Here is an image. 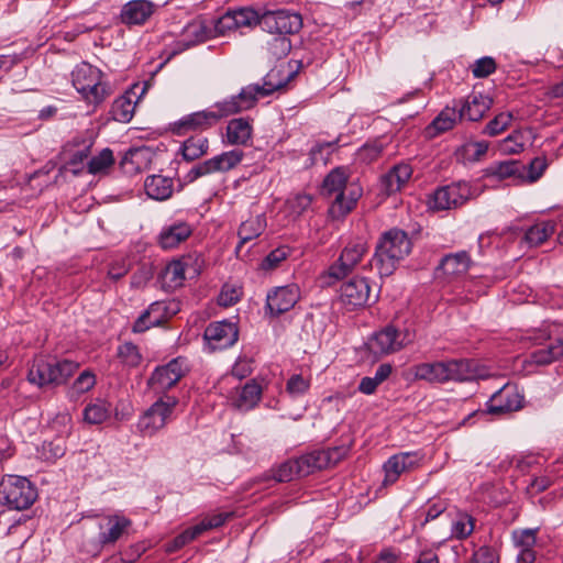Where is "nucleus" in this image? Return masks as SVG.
Masks as SVG:
<instances>
[{"label":"nucleus","mask_w":563,"mask_h":563,"mask_svg":"<svg viewBox=\"0 0 563 563\" xmlns=\"http://www.w3.org/2000/svg\"><path fill=\"white\" fill-rule=\"evenodd\" d=\"M42 455L47 461H56L65 454L66 448L62 439H55L43 443Z\"/></svg>","instance_id":"57"},{"label":"nucleus","mask_w":563,"mask_h":563,"mask_svg":"<svg viewBox=\"0 0 563 563\" xmlns=\"http://www.w3.org/2000/svg\"><path fill=\"white\" fill-rule=\"evenodd\" d=\"M349 175L344 167H335L323 179L321 194L329 198H334L338 201L343 198V192L346 190Z\"/></svg>","instance_id":"26"},{"label":"nucleus","mask_w":563,"mask_h":563,"mask_svg":"<svg viewBox=\"0 0 563 563\" xmlns=\"http://www.w3.org/2000/svg\"><path fill=\"white\" fill-rule=\"evenodd\" d=\"M555 232L553 221H541L531 225L525 233L523 242L529 247H537L545 242Z\"/></svg>","instance_id":"34"},{"label":"nucleus","mask_w":563,"mask_h":563,"mask_svg":"<svg viewBox=\"0 0 563 563\" xmlns=\"http://www.w3.org/2000/svg\"><path fill=\"white\" fill-rule=\"evenodd\" d=\"M110 417V405L103 400L89 404L84 409V420L90 424H100Z\"/></svg>","instance_id":"41"},{"label":"nucleus","mask_w":563,"mask_h":563,"mask_svg":"<svg viewBox=\"0 0 563 563\" xmlns=\"http://www.w3.org/2000/svg\"><path fill=\"white\" fill-rule=\"evenodd\" d=\"M203 339L211 350L228 349L239 339L238 325L228 320L211 322L205 329Z\"/></svg>","instance_id":"13"},{"label":"nucleus","mask_w":563,"mask_h":563,"mask_svg":"<svg viewBox=\"0 0 563 563\" xmlns=\"http://www.w3.org/2000/svg\"><path fill=\"white\" fill-rule=\"evenodd\" d=\"M362 196V189L356 187L346 188L343 192V198L333 201L329 208V214L333 219H341L353 210L358 198Z\"/></svg>","instance_id":"33"},{"label":"nucleus","mask_w":563,"mask_h":563,"mask_svg":"<svg viewBox=\"0 0 563 563\" xmlns=\"http://www.w3.org/2000/svg\"><path fill=\"white\" fill-rule=\"evenodd\" d=\"M336 143L338 141L316 143L309 152L312 164H317L319 162L325 163L328 156L334 151Z\"/></svg>","instance_id":"54"},{"label":"nucleus","mask_w":563,"mask_h":563,"mask_svg":"<svg viewBox=\"0 0 563 563\" xmlns=\"http://www.w3.org/2000/svg\"><path fill=\"white\" fill-rule=\"evenodd\" d=\"M280 73L279 69L273 68L263 78V84H251L242 88L238 95L232 96L238 111L242 112L253 108L260 98L267 97L285 87L286 81L279 78Z\"/></svg>","instance_id":"7"},{"label":"nucleus","mask_w":563,"mask_h":563,"mask_svg":"<svg viewBox=\"0 0 563 563\" xmlns=\"http://www.w3.org/2000/svg\"><path fill=\"white\" fill-rule=\"evenodd\" d=\"M411 175V166L407 163H399L380 177V190L387 196L400 191Z\"/></svg>","instance_id":"22"},{"label":"nucleus","mask_w":563,"mask_h":563,"mask_svg":"<svg viewBox=\"0 0 563 563\" xmlns=\"http://www.w3.org/2000/svg\"><path fill=\"white\" fill-rule=\"evenodd\" d=\"M70 77L74 88L89 104L98 106L112 93L103 71L87 62L77 64Z\"/></svg>","instance_id":"3"},{"label":"nucleus","mask_w":563,"mask_h":563,"mask_svg":"<svg viewBox=\"0 0 563 563\" xmlns=\"http://www.w3.org/2000/svg\"><path fill=\"white\" fill-rule=\"evenodd\" d=\"M548 167L547 158L545 157H534L528 166H526V169H528L527 178L533 183L538 180L544 170Z\"/></svg>","instance_id":"61"},{"label":"nucleus","mask_w":563,"mask_h":563,"mask_svg":"<svg viewBox=\"0 0 563 563\" xmlns=\"http://www.w3.org/2000/svg\"><path fill=\"white\" fill-rule=\"evenodd\" d=\"M96 384V377L91 372H82L74 382L70 393L71 395H80L90 390Z\"/></svg>","instance_id":"56"},{"label":"nucleus","mask_w":563,"mask_h":563,"mask_svg":"<svg viewBox=\"0 0 563 563\" xmlns=\"http://www.w3.org/2000/svg\"><path fill=\"white\" fill-rule=\"evenodd\" d=\"M213 173H219L214 156L191 167V169L186 174L185 180L187 183H194L198 178L211 175Z\"/></svg>","instance_id":"44"},{"label":"nucleus","mask_w":563,"mask_h":563,"mask_svg":"<svg viewBox=\"0 0 563 563\" xmlns=\"http://www.w3.org/2000/svg\"><path fill=\"white\" fill-rule=\"evenodd\" d=\"M412 247L413 242L405 230L391 228L379 235L369 265L380 277H388L411 254Z\"/></svg>","instance_id":"1"},{"label":"nucleus","mask_w":563,"mask_h":563,"mask_svg":"<svg viewBox=\"0 0 563 563\" xmlns=\"http://www.w3.org/2000/svg\"><path fill=\"white\" fill-rule=\"evenodd\" d=\"M310 385V378H306L301 374H294L288 378L286 383V391L292 398H297L307 394Z\"/></svg>","instance_id":"46"},{"label":"nucleus","mask_w":563,"mask_h":563,"mask_svg":"<svg viewBox=\"0 0 563 563\" xmlns=\"http://www.w3.org/2000/svg\"><path fill=\"white\" fill-rule=\"evenodd\" d=\"M132 527L128 517L119 514L103 516L99 522V538L106 547L114 545L119 540L126 537Z\"/></svg>","instance_id":"17"},{"label":"nucleus","mask_w":563,"mask_h":563,"mask_svg":"<svg viewBox=\"0 0 563 563\" xmlns=\"http://www.w3.org/2000/svg\"><path fill=\"white\" fill-rule=\"evenodd\" d=\"M266 227L267 222L264 213L243 221L238 231L240 242L236 246V252H239L241 246L246 242L258 238L265 231Z\"/></svg>","instance_id":"31"},{"label":"nucleus","mask_w":563,"mask_h":563,"mask_svg":"<svg viewBox=\"0 0 563 563\" xmlns=\"http://www.w3.org/2000/svg\"><path fill=\"white\" fill-rule=\"evenodd\" d=\"M209 150V142L203 136H191L181 145V155L185 161L192 162L206 155Z\"/></svg>","instance_id":"37"},{"label":"nucleus","mask_w":563,"mask_h":563,"mask_svg":"<svg viewBox=\"0 0 563 563\" xmlns=\"http://www.w3.org/2000/svg\"><path fill=\"white\" fill-rule=\"evenodd\" d=\"M167 305L164 301H155L135 320L132 331L143 333L151 327L159 325L163 322Z\"/></svg>","instance_id":"28"},{"label":"nucleus","mask_w":563,"mask_h":563,"mask_svg":"<svg viewBox=\"0 0 563 563\" xmlns=\"http://www.w3.org/2000/svg\"><path fill=\"white\" fill-rule=\"evenodd\" d=\"M252 125L244 118L232 119L225 129L227 142L230 145H246L252 137Z\"/></svg>","instance_id":"30"},{"label":"nucleus","mask_w":563,"mask_h":563,"mask_svg":"<svg viewBox=\"0 0 563 563\" xmlns=\"http://www.w3.org/2000/svg\"><path fill=\"white\" fill-rule=\"evenodd\" d=\"M470 561H474V563H499V558L492 547L483 545L473 553Z\"/></svg>","instance_id":"62"},{"label":"nucleus","mask_w":563,"mask_h":563,"mask_svg":"<svg viewBox=\"0 0 563 563\" xmlns=\"http://www.w3.org/2000/svg\"><path fill=\"white\" fill-rule=\"evenodd\" d=\"M118 357L129 367H136L142 360V355L136 345L126 342L118 347Z\"/></svg>","instance_id":"45"},{"label":"nucleus","mask_w":563,"mask_h":563,"mask_svg":"<svg viewBox=\"0 0 563 563\" xmlns=\"http://www.w3.org/2000/svg\"><path fill=\"white\" fill-rule=\"evenodd\" d=\"M300 298L296 284L276 287L267 292L266 309L271 316L278 317L294 308Z\"/></svg>","instance_id":"15"},{"label":"nucleus","mask_w":563,"mask_h":563,"mask_svg":"<svg viewBox=\"0 0 563 563\" xmlns=\"http://www.w3.org/2000/svg\"><path fill=\"white\" fill-rule=\"evenodd\" d=\"M146 195L157 201H164L172 197L174 191V181L170 177L163 175L147 176L144 181Z\"/></svg>","instance_id":"27"},{"label":"nucleus","mask_w":563,"mask_h":563,"mask_svg":"<svg viewBox=\"0 0 563 563\" xmlns=\"http://www.w3.org/2000/svg\"><path fill=\"white\" fill-rule=\"evenodd\" d=\"M538 530L539 529L536 528L515 531L512 538L516 547L520 548V550L533 549L537 543Z\"/></svg>","instance_id":"55"},{"label":"nucleus","mask_w":563,"mask_h":563,"mask_svg":"<svg viewBox=\"0 0 563 563\" xmlns=\"http://www.w3.org/2000/svg\"><path fill=\"white\" fill-rule=\"evenodd\" d=\"M472 265V258L466 251L450 253L444 255L437 271L442 272L448 276H460L466 274Z\"/></svg>","instance_id":"25"},{"label":"nucleus","mask_w":563,"mask_h":563,"mask_svg":"<svg viewBox=\"0 0 563 563\" xmlns=\"http://www.w3.org/2000/svg\"><path fill=\"white\" fill-rule=\"evenodd\" d=\"M494 100L488 95L472 92L459 108L460 115L468 121H479L492 108Z\"/></svg>","instance_id":"21"},{"label":"nucleus","mask_w":563,"mask_h":563,"mask_svg":"<svg viewBox=\"0 0 563 563\" xmlns=\"http://www.w3.org/2000/svg\"><path fill=\"white\" fill-rule=\"evenodd\" d=\"M444 384L448 382H470L484 378L485 371L474 360L459 358L443 361Z\"/></svg>","instance_id":"16"},{"label":"nucleus","mask_w":563,"mask_h":563,"mask_svg":"<svg viewBox=\"0 0 563 563\" xmlns=\"http://www.w3.org/2000/svg\"><path fill=\"white\" fill-rule=\"evenodd\" d=\"M262 397V388L255 380L247 382L238 397L233 401V406L240 411H250L254 409Z\"/></svg>","instance_id":"32"},{"label":"nucleus","mask_w":563,"mask_h":563,"mask_svg":"<svg viewBox=\"0 0 563 563\" xmlns=\"http://www.w3.org/2000/svg\"><path fill=\"white\" fill-rule=\"evenodd\" d=\"M240 289L229 285H224L221 289V292L219 294L218 303L222 307L233 306L240 300Z\"/></svg>","instance_id":"60"},{"label":"nucleus","mask_w":563,"mask_h":563,"mask_svg":"<svg viewBox=\"0 0 563 563\" xmlns=\"http://www.w3.org/2000/svg\"><path fill=\"white\" fill-rule=\"evenodd\" d=\"M475 529V519L465 511H459L451 527V538L456 540L467 539Z\"/></svg>","instance_id":"38"},{"label":"nucleus","mask_w":563,"mask_h":563,"mask_svg":"<svg viewBox=\"0 0 563 563\" xmlns=\"http://www.w3.org/2000/svg\"><path fill=\"white\" fill-rule=\"evenodd\" d=\"M522 404V395L512 387L504 386L488 399L486 412L490 415H505L521 409Z\"/></svg>","instance_id":"18"},{"label":"nucleus","mask_w":563,"mask_h":563,"mask_svg":"<svg viewBox=\"0 0 563 563\" xmlns=\"http://www.w3.org/2000/svg\"><path fill=\"white\" fill-rule=\"evenodd\" d=\"M114 163L113 153L110 148H103L98 155L93 156L88 163V172L98 174Z\"/></svg>","instance_id":"48"},{"label":"nucleus","mask_w":563,"mask_h":563,"mask_svg":"<svg viewBox=\"0 0 563 563\" xmlns=\"http://www.w3.org/2000/svg\"><path fill=\"white\" fill-rule=\"evenodd\" d=\"M525 170L526 165L518 161L510 159L499 163L494 173L500 178H507L516 175L522 177Z\"/></svg>","instance_id":"51"},{"label":"nucleus","mask_w":563,"mask_h":563,"mask_svg":"<svg viewBox=\"0 0 563 563\" xmlns=\"http://www.w3.org/2000/svg\"><path fill=\"white\" fill-rule=\"evenodd\" d=\"M185 360L176 357L167 364L157 366L151 374L147 386L155 393H165L173 388L187 373Z\"/></svg>","instance_id":"11"},{"label":"nucleus","mask_w":563,"mask_h":563,"mask_svg":"<svg viewBox=\"0 0 563 563\" xmlns=\"http://www.w3.org/2000/svg\"><path fill=\"white\" fill-rule=\"evenodd\" d=\"M203 528H205V526H198V523H197V525L186 529L185 531H183L180 534H178L174 539L173 548L180 549L184 545H186L187 543L191 542L192 540H195L196 538H198L199 536H201L203 533Z\"/></svg>","instance_id":"58"},{"label":"nucleus","mask_w":563,"mask_h":563,"mask_svg":"<svg viewBox=\"0 0 563 563\" xmlns=\"http://www.w3.org/2000/svg\"><path fill=\"white\" fill-rule=\"evenodd\" d=\"M154 12V4L148 0H132L121 10V20L128 25L145 23Z\"/></svg>","instance_id":"24"},{"label":"nucleus","mask_w":563,"mask_h":563,"mask_svg":"<svg viewBox=\"0 0 563 563\" xmlns=\"http://www.w3.org/2000/svg\"><path fill=\"white\" fill-rule=\"evenodd\" d=\"M512 120V112H500L485 125L482 133L488 136H496L504 132L511 124Z\"/></svg>","instance_id":"43"},{"label":"nucleus","mask_w":563,"mask_h":563,"mask_svg":"<svg viewBox=\"0 0 563 563\" xmlns=\"http://www.w3.org/2000/svg\"><path fill=\"white\" fill-rule=\"evenodd\" d=\"M163 289L173 291L183 286L185 277V264L179 260L169 262L158 277Z\"/></svg>","instance_id":"29"},{"label":"nucleus","mask_w":563,"mask_h":563,"mask_svg":"<svg viewBox=\"0 0 563 563\" xmlns=\"http://www.w3.org/2000/svg\"><path fill=\"white\" fill-rule=\"evenodd\" d=\"M366 345L375 357H379L399 351L405 343L401 333L395 327L387 325L373 333Z\"/></svg>","instance_id":"14"},{"label":"nucleus","mask_w":563,"mask_h":563,"mask_svg":"<svg viewBox=\"0 0 563 563\" xmlns=\"http://www.w3.org/2000/svg\"><path fill=\"white\" fill-rule=\"evenodd\" d=\"M367 252L368 244L365 239L356 238L350 241L341 251L339 258L329 266L328 276L336 280L346 277Z\"/></svg>","instance_id":"10"},{"label":"nucleus","mask_w":563,"mask_h":563,"mask_svg":"<svg viewBox=\"0 0 563 563\" xmlns=\"http://www.w3.org/2000/svg\"><path fill=\"white\" fill-rule=\"evenodd\" d=\"M369 295L371 287L368 280L363 277H354L341 286L340 301L347 309L353 310L365 306Z\"/></svg>","instance_id":"19"},{"label":"nucleus","mask_w":563,"mask_h":563,"mask_svg":"<svg viewBox=\"0 0 563 563\" xmlns=\"http://www.w3.org/2000/svg\"><path fill=\"white\" fill-rule=\"evenodd\" d=\"M192 227L184 220H176L162 228L157 235V244L163 250H173L192 234Z\"/></svg>","instance_id":"20"},{"label":"nucleus","mask_w":563,"mask_h":563,"mask_svg":"<svg viewBox=\"0 0 563 563\" xmlns=\"http://www.w3.org/2000/svg\"><path fill=\"white\" fill-rule=\"evenodd\" d=\"M457 106L445 107L432 121L431 125L438 133L446 132L461 121Z\"/></svg>","instance_id":"40"},{"label":"nucleus","mask_w":563,"mask_h":563,"mask_svg":"<svg viewBox=\"0 0 563 563\" xmlns=\"http://www.w3.org/2000/svg\"><path fill=\"white\" fill-rule=\"evenodd\" d=\"M289 255V249L286 246L273 250L263 261V268L273 269L277 267Z\"/></svg>","instance_id":"59"},{"label":"nucleus","mask_w":563,"mask_h":563,"mask_svg":"<svg viewBox=\"0 0 563 563\" xmlns=\"http://www.w3.org/2000/svg\"><path fill=\"white\" fill-rule=\"evenodd\" d=\"M135 110V102L131 97L123 95L118 97L111 106V115L113 120L128 123L132 120Z\"/></svg>","instance_id":"39"},{"label":"nucleus","mask_w":563,"mask_h":563,"mask_svg":"<svg viewBox=\"0 0 563 563\" xmlns=\"http://www.w3.org/2000/svg\"><path fill=\"white\" fill-rule=\"evenodd\" d=\"M446 509L448 501L445 499L437 498L428 500L427 509L423 511L424 519L421 521L420 527L423 528L429 521L437 519Z\"/></svg>","instance_id":"53"},{"label":"nucleus","mask_w":563,"mask_h":563,"mask_svg":"<svg viewBox=\"0 0 563 563\" xmlns=\"http://www.w3.org/2000/svg\"><path fill=\"white\" fill-rule=\"evenodd\" d=\"M239 113L235 102L230 97L216 102L210 109L192 112L170 123V131L175 135H185L189 132L203 131L214 125L220 119Z\"/></svg>","instance_id":"4"},{"label":"nucleus","mask_w":563,"mask_h":563,"mask_svg":"<svg viewBox=\"0 0 563 563\" xmlns=\"http://www.w3.org/2000/svg\"><path fill=\"white\" fill-rule=\"evenodd\" d=\"M177 404L178 399L175 396L167 395L152 404L139 418L136 428L141 434L144 437H153L165 428Z\"/></svg>","instance_id":"8"},{"label":"nucleus","mask_w":563,"mask_h":563,"mask_svg":"<svg viewBox=\"0 0 563 563\" xmlns=\"http://www.w3.org/2000/svg\"><path fill=\"white\" fill-rule=\"evenodd\" d=\"M37 492L23 476L7 475L0 482V503L10 509H27L36 500Z\"/></svg>","instance_id":"6"},{"label":"nucleus","mask_w":563,"mask_h":563,"mask_svg":"<svg viewBox=\"0 0 563 563\" xmlns=\"http://www.w3.org/2000/svg\"><path fill=\"white\" fill-rule=\"evenodd\" d=\"M262 21V15L251 7L229 9L214 23V30L218 34H225L229 31L240 27H251Z\"/></svg>","instance_id":"12"},{"label":"nucleus","mask_w":563,"mask_h":563,"mask_svg":"<svg viewBox=\"0 0 563 563\" xmlns=\"http://www.w3.org/2000/svg\"><path fill=\"white\" fill-rule=\"evenodd\" d=\"M412 373L417 379L432 384H444L443 361L417 364L412 367Z\"/></svg>","instance_id":"35"},{"label":"nucleus","mask_w":563,"mask_h":563,"mask_svg":"<svg viewBox=\"0 0 563 563\" xmlns=\"http://www.w3.org/2000/svg\"><path fill=\"white\" fill-rule=\"evenodd\" d=\"M79 364L70 360L40 357L34 360L27 380L38 387L65 384L78 369Z\"/></svg>","instance_id":"5"},{"label":"nucleus","mask_w":563,"mask_h":563,"mask_svg":"<svg viewBox=\"0 0 563 563\" xmlns=\"http://www.w3.org/2000/svg\"><path fill=\"white\" fill-rule=\"evenodd\" d=\"M119 165L125 175L132 176L140 173L145 166V151L143 148H130L124 153Z\"/></svg>","instance_id":"36"},{"label":"nucleus","mask_w":563,"mask_h":563,"mask_svg":"<svg viewBox=\"0 0 563 563\" xmlns=\"http://www.w3.org/2000/svg\"><path fill=\"white\" fill-rule=\"evenodd\" d=\"M260 26L263 31L277 34L269 43L275 55L286 56L291 49V43L286 35L295 34L302 27V19L299 13L288 10L267 11L262 14Z\"/></svg>","instance_id":"2"},{"label":"nucleus","mask_w":563,"mask_h":563,"mask_svg":"<svg viewBox=\"0 0 563 563\" xmlns=\"http://www.w3.org/2000/svg\"><path fill=\"white\" fill-rule=\"evenodd\" d=\"M554 330L558 336L555 339L550 336V342L547 345L533 351L530 354L531 363L548 365L563 356V327L556 325Z\"/></svg>","instance_id":"23"},{"label":"nucleus","mask_w":563,"mask_h":563,"mask_svg":"<svg viewBox=\"0 0 563 563\" xmlns=\"http://www.w3.org/2000/svg\"><path fill=\"white\" fill-rule=\"evenodd\" d=\"M106 548L104 543H101V539H89L81 543L80 552L88 556H97L101 553L102 549Z\"/></svg>","instance_id":"63"},{"label":"nucleus","mask_w":563,"mask_h":563,"mask_svg":"<svg viewBox=\"0 0 563 563\" xmlns=\"http://www.w3.org/2000/svg\"><path fill=\"white\" fill-rule=\"evenodd\" d=\"M244 158L242 150H231L214 156L219 173H227L235 168Z\"/></svg>","instance_id":"42"},{"label":"nucleus","mask_w":563,"mask_h":563,"mask_svg":"<svg viewBox=\"0 0 563 563\" xmlns=\"http://www.w3.org/2000/svg\"><path fill=\"white\" fill-rule=\"evenodd\" d=\"M384 471H385V478L383 482L384 485L394 484L404 472H407L405 466H401V461H400L398 454H394L385 462Z\"/></svg>","instance_id":"47"},{"label":"nucleus","mask_w":563,"mask_h":563,"mask_svg":"<svg viewBox=\"0 0 563 563\" xmlns=\"http://www.w3.org/2000/svg\"><path fill=\"white\" fill-rule=\"evenodd\" d=\"M523 134L521 131H514L500 144V151L504 154H518L523 151Z\"/></svg>","instance_id":"50"},{"label":"nucleus","mask_w":563,"mask_h":563,"mask_svg":"<svg viewBox=\"0 0 563 563\" xmlns=\"http://www.w3.org/2000/svg\"><path fill=\"white\" fill-rule=\"evenodd\" d=\"M479 191L470 183L461 180L438 188L433 194V208L437 210H450L463 206L476 198Z\"/></svg>","instance_id":"9"},{"label":"nucleus","mask_w":563,"mask_h":563,"mask_svg":"<svg viewBox=\"0 0 563 563\" xmlns=\"http://www.w3.org/2000/svg\"><path fill=\"white\" fill-rule=\"evenodd\" d=\"M398 456L401 461V466H405L406 471L416 468L422 460V455L419 452H400Z\"/></svg>","instance_id":"64"},{"label":"nucleus","mask_w":563,"mask_h":563,"mask_svg":"<svg viewBox=\"0 0 563 563\" xmlns=\"http://www.w3.org/2000/svg\"><path fill=\"white\" fill-rule=\"evenodd\" d=\"M496 62L493 57L484 56L474 62L471 70L475 78H486L496 70Z\"/></svg>","instance_id":"52"},{"label":"nucleus","mask_w":563,"mask_h":563,"mask_svg":"<svg viewBox=\"0 0 563 563\" xmlns=\"http://www.w3.org/2000/svg\"><path fill=\"white\" fill-rule=\"evenodd\" d=\"M298 467L299 466L297 465L295 459L288 460L282 464H279L274 470L273 476L277 482H280V483L290 482L294 478L299 477Z\"/></svg>","instance_id":"49"}]
</instances>
